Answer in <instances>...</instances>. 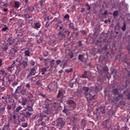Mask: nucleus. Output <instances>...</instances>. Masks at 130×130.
<instances>
[{
  "label": "nucleus",
  "instance_id": "f257e3e1",
  "mask_svg": "<svg viewBox=\"0 0 130 130\" xmlns=\"http://www.w3.org/2000/svg\"><path fill=\"white\" fill-rule=\"evenodd\" d=\"M83 91H84V95L85 96V98H86V100H94V99H96V95L94 94L93 95H92L90 92H92L93 90H94L95 92H100V91H101L102 90V87L101 86H96L95 88L91 87V88H89L88 87H85L84 86L83 88Z\"/></svg>",
  "mask_w": 130,
  "mask_h": 130
},
{
  "label": "nucleus",
  "instance_id": "f03ea898",
  "mask_svg": "<svg viewBox=\"0 0 130 130\" xmlns=\"http://www.w3.org/2000/svg\"><path fill=\"white\" fill-rule=\"evenodd\" d=\"M49 101L50 102H51L49 99H47L45 101V110H44V113L45 114H51L52 112V108H50V106H49Z\"/></svg>",
  "mask_w": 130,
  "mask_h": 130
},
{
  "label": "nucleus",
  "instance_id": "7ed1b4c3",
  "mask_svg": "<svg viewBox=\"0 0 130 130\" xmlns=\"http://www.w3.org/2000/svg\"><path fill=\"white\" fill-rule=\"evenodd\" d=\"M15 93L17 94H19V95H22V96H25L28 95V92H27V88L22 86H19L17 87L15 91Z\"/></svg>",
  "mask_w": 130,
  "mask_h": 130
},
{
  "label": "nucleus",
  "instance_id": "20e7f679",
  "mask_svg": "<svg viewBox=\"0 0 130 130\" xmlns=\"http://www.w3.org/2000/svg\"><path fill=\"white\" fill-rule=\"evenodd\" d=\"M34 111L33 110V104L31 106L27 105L25 109L23 110L22 114V115H26V116H31L32 113H30Z\"/></svg>",
  "mask_w": 130,
  "mask_h": 130
},
{
  "label": "nucleus",
  "instance_id": "39448f33",
  "mask_svg": "<svg viewBox=\"0 0 130 130\" xmlns=\"http://www.w3.org/2000/svg\"><path fill=\"white\" fill-rule=\"evenodd\" d=\"M46 119H48V118L45 115L38 116L37 120L39 125H45V122L44 121H46Z\"/></svg>",
  "mask_w": 130,
  "mask_h": 130
},
{
  "label": "nucleus",
  "instance_id": "423d86ee",
  "mask_svg": "<svg viewBox=\"0 0 130 130\" xmlns=\"http://www.w3.org/2000/svg\"><path fill=\"white\" fill-rule=\"evenodd\" d=\"M67 104L70 105L69 108H71V110H74V109H76L77 105H76V103L73 100H69L67 102Z\"/></svg>",
  "mask_w": 130,
  "mask_h": 130
},
{
  "label": "nucleus",
  "instance_id": "0eeeda50",
  "mask_svg": "<svg viewBox=\"0 0 130 130\" xmlns=\"http://www.w3.org/2000/svg\"><path fill=\"white\" fill-rule=\"evenodd\" d=\"M19 63L20 66H23V69H26L28 66V58H25V60H23L22 61L20 60Z\"/></svg>",
  "mask_w": 130,
  "mask_h": 130
},
{
  "label": "nucleus",
  "instance_id": "6e6552de",
  "mask_svg": "<svg viewBox=\"0 0 130 130\" xmlns=\"http://www.w3.org/2000/svg\"><path fill=\"white\" fill-rule=\"evenodd\" d=\"M16 107H17V103L16 102H13L11 104L7 105V109L8 110H11L12 109L14 111Z\"/></svg>",
  "mask_w": 130,
  "mask_h": 130
},
{
  "label": "nucleus",
  "instance_id": "1a4fd4ad",
  "mask_svg": "<svg viewBox=\"0 0 130 130\" xmlns=\"http://www.w3.org/2000/svg\"><path fill=\"white\" fill-rule=\"evenodd\" d=\"M45 4V0H41L39 2V5L41 7H41V10H42L44 11V13H46V8L44 6V5Z\"/></svg>",
  "mask_w": 130,
  "mask_h": 130
},
{
  "label": "nucleus",
  "instance_id": "9d476101",
  "mask_svg": "<svg viewBox=\"0 0 130 130\" xmlns=\"http://www.w3.org/2000/svg\"><path fill=\"white\" fill-rule=\"evenodd\" d=\"M23 109V107L21 106H18L16 107V109L13 111V114H19L20 111Z\"/></svg>",
  "mask_w": 130,
  "mask_h": 130
},
{
  "label": "nucleus",
  "instance_id": "9b49d317",
  "mask_svg": "<svg viewBox=\"0 0 130 130\" xmlns=\"http://www.w3.org/2000/svg\"><path fill=\"white\" fill-rule=\"evenodd\" d=\"M65 122H64L63 120H62V118H59L57 120V124L59 126H63L64 125Z\"/></svg>",
  "mask_w": 130,
  "mask_h": 130
},
{
  "label": "nucleus",
  "instance_id": "f8f14e48",
  "mask_svg": "<svg viewBox=\"0 0 130 130\" xmlns=\"http://www.w3.org/2000/svg\"><path fill=\"white\" fill-rule=\"evenodd\" d=\"M8 44L10 46L13 45L15 43V40L13 38H9L7 40Z\"/></svg>",
  "mask_w": 130,
  "mask_h": 130
},
{
  "label": "nucleus",
  "instance_id": "ddd939ff",
  "mask_svg": "<svg viewBox=\"0 0 130 130\" xmlns=\"http://www.w3.org/2000/svg\"><path fill=\"white\" fill-rule=\"evenodd\" d=\"M48 69V67L42 68L40 69V73H41L42 75H45V73L47 72Z\"/></svg>",
  "mask_w": 130,
  "mask_h": 130
},
{
  "label": "nucleus",
  "instance_id": "4468645a",
  "mask_svg": "<svg viewBox=\"0 0 130 130\" xmlns=\"http://www.w3.org/2000/svg\"><path fill=\"white\" fill-rule=\"evenodd\" d=\"M64 94V90H59L58 92V94L57 95V98L58 99V98H60L61 96H63Z\"/></svg>",
  "mask_w": 130,
  "mask_h": 130
},
{
  "label": "nucleus",
  "instance_id": "2eb2a0df",
  "mask_svg": "<svg viewBox=\"0 0 130 130\" xmlns=\"http://www.w3.org/2000/svg\"><path fill=\"white\" fill-rule=\"evenodd\" d=\"M32 74H30V73H28L27 75L26 76V80L28 81L29 82H32L33 81V78L34 77H32Z\"/></svg>",
  "mask_w": 130,
  "mask_h": 130
},
{
  "label": "nucleus",
  "instance_id": "dca6fc26",
  "mask_svg": "<svg viewBox=\"0 0 130 130\" xmlns=\"http://www.w3.org/2000/svg\"><path fill=\"white\" fill-rule=\"evenodd\" d=\"M19 103H21V105L25 106L27 104V98H22V102H19Z\"/></svg>",
  "mask_w": 130,
  "mask_h": 130
},
{
  "label": "nucleus",
  "instance_id": "f3484780",
  "mask_svg": "<svg viewBox=\"0 0 130 130\" xmlns=\"http://www.w3.org/2000/svg\"><path fill=\"white\" fill-rule=\"evenodd\" d=\"M29 74L32 75V76H35V75L36 74V69H35V68H32L30 69Z\"/></svg>",
  "mask_w": 130,
  "mask_h": 130
},
{
  "label": "nucleus",
  "instance_id": "a211bd4d",
  "mask_svg": "<svg viewBox=\"0 0 130 130\" xmlns=\"http://www.w3.org/2000/svg\"><path fill=\"white\" fill-rule=\"evenodd\" d=\"M58 37H59V38H60V39H64V38H66V35H64V34L59 31L58 34Z\"/></svg>",
  "mask_w": 130,
  "mask_h": 130
},
{
  "label": "nucleus",
  "instance_id": "6ab92c4d",
  "mask_svg": "<svg viewBox=\"0 0 130 130\" xmlns=\"http://www.w3.org/2000/svg\"><path fill=\"white\" fill-rule=\"evenodd\" d=\"M35 26L34 28L35 29H39L40 27H41V23L40 22H36L34 24Z\"/></svg>",
  "mask_w": 130,
  "mask_h": 130
},
{
  "label": "nucleus",
  "instance_id": "aec40b11",
  "mask_svg": "<svg viewBox=\"0 0 130 130\" xmlns=\"http://www.w3.org/2000/svg\"><path fill=\"white\" fill-rule=\"evenodd\" d=\"M61 66H62L63 68L67 67V66H68V61H66V60H63L61 61Z\"/></svg>",
  "mask_w": 130,
  "mask_h": 130
},
{
  "label": "nucleus",
  "instance_id": "412c9836",
  "mask_svg": "<svg viewBox=\"0 0 130 130\" xmlns=\"http://www.w3.org/2000/svg\"><path fill=\"white\" fill-rule=\"evenodd\" d=\"M0 75H1V76H4L5 77H6V76H7V73L6 72V71H5V70L4 69H1L0 70Z\"/></svg>",
  "mask_w": 130,
  "mask_h": 130
},
{
  "label": "nucleus",
  "instance_id": "4be33fe9",
  "mask_svg": "<svg viewBox=\"0 0 130 130\" xmlns=\"http://www.w3.org/2000/svg\"><path fill=\"white\" fill-rule=\"evenodd\" d=\"M5 130H10V123H8L7 124H5L3 126Z\"/></svg>",
  "mask_w": 130,
  "mask_h": 130
},
{
  "label": "nucleus",
  "instance_id": "5701e85b",
  "mask_svg": "<svg viewBox=\"0 0 130 130\" xmlns=\"http://www.w3.org/2000/svg\"><path fill=\"white\" fill-rule=\"evenodd\" d=\"M100 110L103 114L105 113V107L101 106L100 107Z\"/></svg>",
  "mask_w": 130,
  "mask_h": 130
},
{
  "label": "nucleus",
  "instance_id": "b1692460",
  "mask_svg": "<svg viewBox=\"0 0 130 130\" xmlns=\"http://www.w3.org/2000/svg\"><path fill=\"white\" fill-rule=\"evenodd\" d=\"M109 70L108 69V67L107 66L103 67L102 73H107Z\"/></svg>",
  "mask_w": 130,
  "mask_h": 130
},
{
  "label": "nucleus",
  "instance_id": "393cba45",
  "mask_svg": "<svg viewBox=\"0 0 130 130\" xmlns=\"http://www.w3.org/2000/svg\"><path fill=\"white\" fill-rule=\"evenodd\" d=\"M18 52V50H16L15 48H13L10 50V53L12 54H15V53H17Z\"/></svg>",
  "mask_w": 130,
  "mask_h": 130
},
{
  "label": "nucleus",
  "instance_id": "a878e982",
  "mask_svg": "<svg viewBox=\"0 0 130 130\" xmlns=\"http://www.w3.org/2000/svg\"><path fill=\"white\" fill-rule=\"evenodd\" d=\"M78 59L80 60V61L83 62L84 61V56L82 54H79L78 55Z\"/></svg>",
  "mask_w": 130,
  "mask_h": 130
},
{
  "label": "nucleus",
  "instance_id": "bb28decb",
  "mask_svg": "<svg viewBox=\"0 0 130 130\" xmlns=\"http://www.w3.org/2000/svg\"><path fill=\"white\" fill-rule=\"evenodd\" d=\"M14 7L16 9H19V7H20V3H19V2L15 1Z\"/></svg>",
  "mask_w": 130,
  "mask_h": 130
},
{
  "label": "nucleus",
  "instance_id": "cd10ccee",
  "mask_svg": "<svg viewBox=\"0 0 130 130\" xmlns=\"http://www.w3.org/2000/svg\"><path fill=\"white\" fill-rule=\"evenodd\" d=\"M87 74H88V72L85 71L84 74L81 76V78H83V79H87V78H88Z\"/></svg>",
  "mask_w": 130,
  "mask_h": 130
},
{
  "label": "nucleus",
  "instance_id": "c85d7f7f",
  "mask_svg": "<svg viewBox=\"0 0 130 130\" xmlns=\"http://www.w3.org/2000/svg\"><path fill=\"white\" fill-rule=\"evenodd\" d=\"M25 56H30V51L29 50H25L24 51Z\"/></svg>",
  "mask_w": 130,
  "mask_h": 130
},
{
  "label": "nucleus",
  "instance_id": "c756f323",
  "mask_svg": "<svg viewBox=\"0 0 130 130\" xmlns=\"http://www.w3.org/2000/svg\"><path fill=\"white\" fill-rule=\"evenodd\" d=\"M23 116H21L20 117V120H21V121H25L26 120V117L27 116V115H23Z\"/></svg>",
  "mask_w": 130,
  "mask_h": 130
},
{
  "label": "nucleus",
  "instance_id": "7c9ffc66",
  "mask_svg": "<svg viewBox=\"0 0 130 130\" xmlns=\"http://www.w3.org/2000/svg\"><path fill=\"white\" fill-rule=\"evenodd\" d=\"M37 39H38L37 42H38V43L39 44V43H41V42H42L43 38L42 37H39L37 38Z\"/></svg>",
  "mask_w": 130,
  "mask_h": 130
},
{
  "label": "nucleus",
  "instance_id": "2f4dec72",
  "mask_svg": "<svg viewBox=\"0 0 130 130\" xmlns=\"http://www.w3.org/2000/svg\"><path fill=\"white\" fill-rule=\"evenodd\" d=\"M113 93L114 95H118V89L117 88H114L113 90Z\"/></svg>",
  "mask_w": 130,
  "mask_h": 130
},
{
  "label": "nucleus",
  "instance_id": "473e14b6",
  "mask_svg": "<svg viewBox=\"0 0 130 130\" xmlns=\"http://www.w3.org/2000/svg\"><path fill=\"white\" fill-rule=\"evenodd\" d=\"M24 17L25 19H30V18H32V16H30V14H24Z\"/></svg>",
  "mask_w": 130,
  "mask_h": 130
},
{
  "label": "nucleus",
  "instance_id": "72a5a7b5",
  "mask_svg": "<svg viewBox=\"0 0 130 130\" xmlns=\"http://www.w3.org/2000/svg\"><path fill=\"white\" fill-rule=\"evenodd\" d=\"M92 100H89L88 101H87H87L88 102L87 106H88V107H91V106L92 105Z\"/></svg>",
  "mask_w": 130,
  "mask_h": 130
},
{
  "label": "nucleus",
  "instance_id": "f704fd0d",
  "mask_svg": "<svg viewBox=\"0 0 130 130\" xmlns=\"http://www.w3.org/2000/svg\"><path fill=\"white\" fill-rule=\"evenodd\" d=\"M2 49L3 51H7L9 49V46H8V45H6L4 47H2Z\"/></svg>",
  "mask_w": 130,
  "mask_h": 130
},
{
  "label": "nucleus",
  "instance_id": "c9c22d12",
  "mask_svg": "<svg viewBox=\"0 0 130 130\" xmlns=\"http://www.w3.org/2000/svg\"><path fill=\"white\" fill-rule=\"evenodd\" d=\"M65 72L68 74L73 72V68H70V69L65 70Z\"/></svg>",
  "mask_w": 130,
  "mask_h": 130
},
{
  "label": "nucleus",
  "instance_id": "e433bc0d",
  "mask_svg": "<svg viewBox=\"0 0 130 130\" xmlns=\"http://www.w3.org/2000/svg\"><path fill=\"white\" fill-rule=\"evenodd\" d=\"M121 58V54H120L119 55H116L115 56V59H116L117 60H118V61H119V59H120Z\"/></svg>",
  "mask_w": 130,
  "mask_h": 130
},
{
  "label": "nucleus",
  "instance_id": "4c0bfd02",
  "mask_svg": "<svg viewBox=\"0 0 130 130\" xmlns=\"http://www.w3.org/2000/svg\"><path fill=\"white\" fill-rule=\"evenodd\" d=\"M64 33L67 35V37H69V36H70V34H71V31L68 30H66L64 31Z\"/></svg>",
  "mask_w": 130,
  "mask_h": 130
},
{
  "label": "nucleus",
  "instance_id": "58836bf2",
  "mask_svg": "<svg viewBox=\"0 0 130 130\" xmlns=\"http://www.w3.org/2000/svg\"><path fill=\"white\" fill-rule=\"evenodd\" d=\"M25 87L27 88V90H30V88H31V84L30 83H26L25 84Z\"/></svg>",
  "mask_w": 130,
  "mask_h": 130
},
{
  "label": "nucleus",
  "instance_id": "ea45409f",
  "mask_svg": "<svg viewBox=\"0 0 130 130\" xmlns=\"http://www.w3.org/2000/svg\"><path fill=\"white\" fill-rule=\"evenodd\" d=\"M14 64H12L10 67H9L8 68V70L11 72V71H12V70H14Z\"/></svg>",
  "mask_w": 130,
  "mask_h": 130
},
{
  "label": "nucleus",
  "instance_id": "a19ab883",
  "mask_svg": "<svg viewBox=\"0 0 130 130\" xmlns=\"http://www.w3.org/2000/svg\"><path fill=\"white\" fill-rule=\"evenodd\" d=\"M126 28V25H125V23H123V26L121 27V30H122L123 31H125V29Z\"/></svg>",
  "mask_w": 130,
  "mask_h": 130
},
{
  "label": "nucleus",
  "instance_id": "79ce46f5",
  "mask_svg": "<svg viewBox=\"0 0 130 130\" xmlns=\"http://www.w3.org/2000/svg\"><path fill=\"white\" fill-rule=\"evenodd\" d=\"M8 29L9 27H8V26H6L2 28V31H3V32H6V31H7V30H8Z\"/></svg>",
  "mask_w": 130,
  "mask_h": 130
},
{
  "label": "nucleus",
  "instance_id": "37998d69",
  "mask_svg": "<svg viewBox=\"0 0 130 130\" xmlns=\"http://www.w3.org/2000/svg\"><path fill=\"white\" fill-rule=\"evenodd\" d=\"M69 55L70 56V58L72 59L74 57V52H71L69 53Z\"/></svg>",
  "mask_w": 130,
  "mask_h": 130
},
{
  "label": "nucleus",
  "instance_id": "c03bdc74",
  "mask_svg": "<svg viewBox=\"0 0 130 130\" xmlns=\"http://www.w3.org/2000/svg\"><path fill=\"white\" fill-rule=\"evenodd\" d=\"M27 95L28 98H33V94L31 92H29Z\"/></svg>",
  "mask_w": 130,
  "mask_h": 130
},
{
  "label": "nucleus",
  "instance_id": "a18cd8bd",
  "mask_svg": "<svg viewBox=\"0 0 130 130\" xmlns=\"http://www.w3.org/2000/svg\"><path fill=\"white\" fill-rule=\"evenodd\" d=\"M50 25V22L49 21H47L45 24V28H48Z\"/></svg>",
  "mask_w": 130,
  "mask_h": 130
},
{
  "label": "nucleus",
  "instance_id": "49530a36",
  "mask_svg": "<svg viewBox=\"0 0 130 130\" xmlns=\"http://www.w3.org/2000/svg\"><path fill=\"white\" fill-rule=\"evenodd\" d=\"M113 15L114 17H116L118 15V12L117 11H114Z\"/></svg>",
  "mask_w": 130,
  "mask_h": 130
},
{
  "label": "nucleus",
  "instance_id": "de8ad7c7",
  "mask_svg": "<svg viewBox=\"0 0 130 130\" xmlns=\"http://www.w3.org/2000/svg\"><path fill=\"white\" fill-rule=\"evenodd\" d=\"M86 7H87V11H90V10L91 9V7L89 5V4H88V3L86 4Z\"/></svg>",
  "mask_w": 130,
  "mask_h": 130
},
{
  "label": "nucleus",
  "instance_id": "09e8293b",
  "mask_svg": "<svg viewBox=\"0 0 130 130\" xmlns=\"http://www.w3.org/2000/svg\"><path fill=\"white\" fill-rule=\"evenodd\" d=\"M118 97L119 99H120V100H122V98H123V95L121 94H118Z\"/></svg>",
  "mask_w": 130,
  "mask_h": 130
},
{
  "label": "nucleus",
  "instance_id": "8fccbe9b",
  "mask_svg": "<svg viewBox=\"0 0 130 130\" xmlns=\"http://www.w3.org/2000/svg\"><path fill=\"white\" fill-rule=\"evenodd\" d=\"M27 11H29V12H33L34 11V9L33 8H30L28 7L27 8Z\"/></svg>",
  "mask_w": 130,
  "mask_h": 130
},
{
  "label": "nucleus",
  "instance_id": "3c124183",
  "mask_svg": "<svg viewBox=\"0 0 130 130\" xmlns=\"http://www.w3.org/2000/svg\"><path fill=\"white\" fill-rule=\"evenodd\" d=\"M69 111H70V110L68 109H66V108H64V110L62 111L64 113H67V112H69Z\"/></svg>",
  "mask_w": 130,
  "mask_h": 130
},
{
  "label": "nucleus",
  "instance_id": "603ef678",
  "mask_svg": "<svg viewBox=\"0 0 130 130\" xmlns=\"http://www.w3.org/2000/svg\"><path fill=\"white\" fill-rule=\"evenodd\" d=\"M53 16H58L59 17V13L55 12V13H52Z\"/></svg>",
  "mask_w": 130,
  "mask_h": 130
},
{
  "label": "nucleus",
  "instance_id": "864d4df0",
  "mask_svg": "<svg viewBox=\"0 0 130 130\" xmlns=\"http://www.w3.org/2000/svg\"><path fill=\"white\" fill-rule=\"evenodd\" d=\"M77 43L79 47H81V46H83V44H82V42L81 41H79Z\"/></svg>",
  "mask_w": 130,
  "mask_h": 130
},
{
  "label": "nucleus",
  "instance_id": "5fc2aeb1",
  "mask_svg": "<svg viewBox=\"0 0 130 130\" xmlns=\"http://www.w3.org/2000/svg\"><path fill=\"white\" fill-rule=\"evenodd\" d=\"M112 75H114V77H115V75H116V70H114L112 71Z\"/></svg>",
  "mask_w": 130,
  "mask_h": 130
},
{
  "label": "nucleus",
  "instance_id": "6e6d98bb",
  "mask_svg": "<svg viewBox=\"0 0 130 130\" xmlns=\"http://www.w3.org/2000/svg\"><path fill=\"white\" fill-rule=\"evenodd\" d=\"M114 100L117 102V101H119V100H120V99L119 98L118 96L114 97Z\"/></svg>",
  "mask_w": 130,
  "mask_h": 130
},
{
  "label": "nucleus",
  "instance_id": "4d7b16f0",
  "mask_svg": "<svg viewBox=\"0 0 130 130\" xmlns=\"http://www.w3.org/2000/svg\"><path fill=\"white\" fill-rule=\"evenodd\" d=\"M22 126L23 127H27V126H28V124H27V123H24L22 124Z\"/></svg>",
  "mask_w": 130,
  "mask_h": 130
},
{
  "label": "nucleus",
  "instance_id": "13d9d810",
  "mask_svg": "<svg viewBox=\"0 0 130 130\" xmlns=\"http://www.w3.org/2000/svg\"><path fill=\"white\" fill-rule=\"evenodd\" d=\"M107 14H108V12L107 11V10L105 11L104 13H103L102 14L103 16H107Z\"/></svg>",
  "mask_w": 130,
  "mask_h": 130
},
{
  "label": "nucleus",
  "instance_id": "bf43d9fd",
  "mask_svg": "<svg viewBox=\"0 0 130 130\" xmlns=\"http://www.w3.org/2000/svg\"><path fill=\"white\" fill-rule=\"evenodd\" d=\"M69 87H70L71 88H73V87H74V83L73 82H70Z\"/></svg>",
  "mask_w": 130,
  "mask_h": 130
},
{
  "label": "nucleus",
  "instance_id": "052dcab7",
  "mask_svg": "<svg viewBox=\"0 0 130 130\" xmlns=\"http://www.w3.org/2000/svg\"><path fill=\"white\" fill-rule=\"evenodd\" d=\"M63 18L64 19H70V15H69V14H66Z\"/></svg>",
  "mask_w": 130,
  "mask_h": 130
},
{
  "label": "nucleus",
  "instance_id": "680f3d73",
  "mask_svg": "<svg viewBox=\"0 0 130 130\" xmlns=\"http://www.w3.org/2000/svg\"><path fill=\"white\" fill-rule=\"evenodd\" d=\"M6 109V106H4L1 108V111H5V110Z\"/></svg>",
  "mask_w": 130,
  "mask_h": 130
},
{
  "label": "nucleus",
  "instance_id": "e2e57ef3",
  "mask_svg": "<svg viewBox=\"0 0 130 130\" xmlns=\"http://www.w3.org/2000/svg\"><path fill=\"white\" fill-rule=\"evenodd\" d=\"M44 56L46 57L48 55V52L45 51L43 52Z\"/></svg>",
  "mask_w": 130,
  "mask_h": 130
},
{
  "label": "nucleus",
  "instance_id": "0e129e2a",
  "mask_svg": "<svg viewBox=\"0 0 130 130\" xmlns=\"http://www.w3.org/2000/svg\"><path fill=\"white\" fill-rule=\"evenodd\" d=\"M17 93H15L13 94V97L15 98V99H18V96H17Z\"/></svg>",
  "mask_w": 130,
  "mask_h": 130
},
{
  "label": "nucleus",
  "instance_id": "69168bd1",
  "mask_svg": "<svg viewBox=\"0 0 130 130\" xmlns=\"http://www.w3.org/2000/svg\"><path fill=\"white\" fill-rule=\"evenodd\" d=\"M40 95L42 96V97H43V98H46V94H43V93H40Z\"/></svg>",
  "mask_w": 130,
  "mask_h": 130
},
{
  "label": "nucleus",
  "instance_id": "338daca9",
  "mask_svg": "<svg viewBox=\"0 0 130 130\" xmlns=\"http://www.w3.org/2000/svg\"><path fill=\"white\" fill-rule=\"evenodd\" d=\"M73 127H75V128L78 130H79V128H80V126L78 125H74Z\"/></svg>",
  "mask_w": 130,
  "mask_h": 130
},
{
  "label": "nucleus",
  "instance_id": "774afa93",
  "mask_svg": "<svg viewBox=\"0 0 130 130\" xmlns=\"http://www.w3.org/2000/svg\"><path fill=\"white\" fill-rule=\"evenodd\" d=\"M36 84L38 85V86H39L40 85H41V82L39 81H38L36 82Z\"/></svg>",
  "mask_w": 130,
  "mask_h": 130
}]
</instances>
